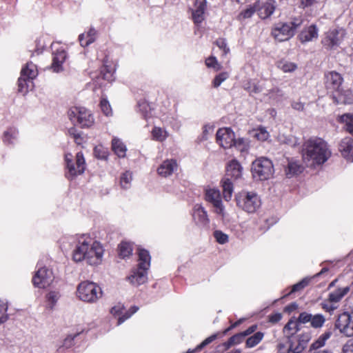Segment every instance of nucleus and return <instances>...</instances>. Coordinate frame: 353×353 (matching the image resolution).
Segmentation results:
<instances>
[{
	"mask_svg": "<svg viewBox=\"0 0 353 353\" xmlns=\"http://www.w3.org/2000/svg\"><path fill=\"white\" fill-rule=\"evenodd\" d=\"M335 327L346 336H353V314L343 312L339 315Z\"/></svg>",
	"mask_w": 353,
	"mask_h": 353,
	"instance_id": "9b49d317",
	"label": "nucleus"
},
{
	"mask_svg": "<svg viewBox=\"0 0 353 353\" xmlns=\"http://www.w3.org/2000/svg\"><path fill=\"white\" fill-rule=\"evenodd\" d=\"M264 334L261 332H257L252 336L248 337L245 342L246 347L251 348L258 345L263 339Z\"/></svg>",
	"mask_w": 353,
	"mask_h": 353,
	"instance_id": "f704fd0d",
	"label": "nucleus"
},
{
	"mask_svg": "<svg viewBox=\"0 0 353 353\" xmlns=\"http://www.w3.org/2000/svg\"><path fill=\"white\" fill-rule=\"evenodd\" d=\"M124 306L123 305L118 304L117 305L112 307L110 312L113 315H119L122 314Z\"/></svg>",
	"mask_w": 353,
	"mask_h": 353,
	"instance_id": "69168bd1",
	"label": "nucleus"
},
{
	"mask_svg": "<svg viewBox=\"0 0 353 353\" xmlns=\"http://www.w3.org/2000/svg\"><path fill=\"white\" fill-rule=\"evenodd\" d=\"M139 310V307L137 306H132L130 308V310L125 312L124 314H123L121 316H120L118 319V325H121L123 323L125 320L129 319L132 314L136 313Z\"/></svg>",
	"mask_w": 353,
	"mask_h": 353,
	"instance_id": "de8ad7c7",
	"label": "nucleus"
},
{
	"mask_svg": "<svg viewBox=\"0 0 353 353\" xmlns=\"http://www.w3.org/2000/svg\"><path fill=\"white\" fill-rule=\"evenodd\" d=\"M338 121L345 124V130L353 134V114H344L339 117Z\"/></svg>",
	"mask_w": 353,
	"mask_h": 353,
	"instance_id": "72a5a7b5",
	"label": "nucleus"
},
{
	"mask_svg": "<svg viewBox=\"0 0 353 353\" xmlns=\"http://www.w3.org/2000/svg\"><path fill=\"white\" fill-rule=\"evenodd\" d=\"M214 237L220 244H224L228 241V236L221 230H215Z\"/></svg>",
	"mask_w": 353,
	"mask_h": 353,
	"instance_id": "864d4df0",
	"label": "nucleus"
},
{
	"mask_svg": "<svg viewBox=\"0 0 353 353\" xmlns=\"http://www.w3.org/2000/svg\"><path fill=\"white\" fill-rule=\"evenodd\" d=\"M90 241L91 239H86L84 237H81V239L79 240L73 250L72 257L74 261L81 262L85 261Z\"/></svg>",
	"mask_w": 353,
	"mask_h": 353,
	"instance_id": "a211bd4d",
	"label": "nucleus"
},
{
	"mask_svg": "<svg viewBox=\"0 0 353 353\" xmlns=\"http://www.w3.org/2000/svg\"><path fill=\"white\" fill-rule=\"evenodd\" d=\"M342 353H353V339H349L343 346Z\"/></svg>",
	"mask_w": 353,
	"mask_h": 353,
	"instance_id": "680f3d73",
	"label": "nucleus"
},
{
	"mask_svg": "<svg viewBox=\"0 0 353 353\" xmlns=\"http://www.w3.org/2000/svg\"><path fill=\"white\" fill-rule=\"evenodd\" d=\"M77 296L83 301L94 303L102 296L101 288L95 283L83 281L78 285Z\"/></svg>",
	"mask_w": 353,
	"mask_h": 353,
	"instance_id": "423d86ee",
	"label": "nucleus"
},
{
	"mask_svg": "<svg viewBox=\"0 0 353 353\" xmlns=\"http://www.w3.org/2000/svg\"><path fill=\"white\" fill-rule=\"evenodd\" d=\"M301 153L304 163L312 168L323 165L332 155L327 142L318 137L305 141L302 145Z\"/></svg>",
	"mask_w": 353,
	"mask_h": 353,
	"instance_id": "f257e3e1",
	"label": "nucleus"
},
{
	"mask_svg": "<svg viewBox=\"0 0 353 353\" xmlns=\"http://www.w3.org/2000/svg\"><path fill=\"white\" fill-rule=\"evenodd\" d=\"M95 34H96L95 30L94 28H90V30L88 31V32L87 34H85L86 38L88 39L86 40V44H91L92 43H93L94 41Z\"/></svg>",
	"mask_w": 353,
	"mask_h": 353,
	"instance_id": "e2e57ef3",
	"label": "nucleus"
},
{
	"mask_svg": "<svg viewBox=\"0 0 353 353\" xmlns=\"http://www.w3.org/2000/svg\"><path fill=\"white\" fill-rule=\"evenodd\" d=\"M68 117L73 124L79 125L81 128H89L94 122L90 111L84 107H72L68 112Z\"/></svg>",
	"mask_w": 353,
	"mask_h": 353,
	"instance_id": "0eeeda50",
	"label": "nucleus"
},
{
	"mask_svg": "<svg viewBox=\"0 0 353 353\" xmlns=\"http://www.w3.org/2000/svg\"><path fill=\"white\" fill-rule=\"evenodd\" d=\"M85 261L91 265H96L101 263L103 254V249L97 241L90 242Z\"/></svg>",
	"mask_w": 353,
	"mask_h": 353,
	"instance_id": "f8f14e48",
	"label": "nucleus"
},
{
	"mask_svg": "<svg viewBox=\"0 0 353 353\" xmlns=\"http://www.w3.org/2000/svg\"><path fill=\"white\" fill-rule=\"evenodd\" d=\"M205 64L208 68H212L216 71H219L221 70V66L218 63L217 59L215 57H210L205 60Z\"/></svg>",
	"mask_w": 353,
	"mask_h": 353,
	"instance_id": "603ef678",
	"label": "nucleus"
},
{
	"mask_svg": "<svg viewBox=\"0 0 353 353\" xmlns=\"http://www.w3.org/2000/svg\"><path fill=\"white\" fill-rule=\"evenodd\" d=\"M217 338V334H214L211 335L210 336L205 339L201 344L197 345V347L194 350V352H199L202 348L208 345V344L211 343L212 341H214Z\"/></svg>",
	"mask_w": 353,
	"mask_h": 353,
	"instance_id": "6e6d98bb",
	"label": "nucleus"
},
{
	"mask_svg": "<svg viewBox=\"0 0 353 353\" xmlns=\"http://www.w3.org/2000/svg\"><path fill=\"white\" fill-rule=\"evenodd\" d=\"M279 67L285 72H292L296 68L294 63L290 62H281Z\"/></svg>",
	"mask_w": 353,
	"mask_h": 353,
	"instance_id": "4d7b16f0",
	"label": "nucleus"
},
{
	"mask_svg": "<svg viewBox=\"0 0 353 353\" xmlns=\"http://www.w3.org/2000/svg\"><path fill=\"white\" fill-rule=\"evenodd\" d=\"M239 208L248 213H254L261 206V202L257 194L253 192H241L236 196Z\"/></svg>",
	"mask_w": 353,
	"mask_h": 353,
	"instance_id": "6e6552de",
	"label": "nucleus"
},
{
	"mask_svg": "<svg viewBox=\"0 0 353 353\" xmlns=\"http://www.w3.org/2000/svg\"><path fill=\"white\" fill-rule=\"evenodd\" d=\"M216 139L221 147L225 149L230 148L235 140L234 133L230 128H220L216 132Z\"/></svg>",
	"mask_w": 353,
	"mask_h": 353,
	"instance_id": "dca6fc26",
	"label": "nucleus"
},
{
	"mask_svg": "<svg viewBox=\"0 0 353 353\" xmlns=\"http://www.w3.org/2000/svg\"><path fill=\"white\" fill-rule=\"evenodd\" d=\"M344 30L343 29L330 30L326 34L322 43L324 46L328 48H332L340 44L343 39Z\"/></svg>",
	"mask_w": 353,
	"mask_h": 353,
	"instance_id": "f3484780",
	"label": "nucleus"
},
{
	"mask_svg": "<svg viewBox=\"0 0 353 353\" xmlns=\"http://www.w3.org/2000/svg\"><path fill=\"white\" fill-rule=\"evenodd\" d=\"M319 30L316 25H311L308 28L303 30L299 34V39L301 43L312 41L318 38Z\"/></svg>",
	"mask_w": 353,
	"mask_h": 353,
	"instance_id": "b1692460",
	"label": "nucleus"
},
{
	"mask_svg": "<svg viewBox=\"0 0 353 353\" xmlns=\"http://www.w3.org/2000/svg\"><path fill=\"white\" fill-rule=\"evenodd\" d=\"M312 316V314H309L305 312H303L299 314L296 321H297V322H299V325L300 323L305 324V323H310Z\"/></svg>",
	"mask_w": 353,
	"mask_h": 353,
	"instance_id": "13d9d810",
	"label": "nucleus"
},
{
	"mask_svg": "<svg viewBox=\"0 0 353 353\" xmlns=\"http://www.w3.org/2000/svg\"><path fill=\"white\" fill-rule=\"evenodd\" d=\"M193 217L199 223L206 225L209 222L207 212L199 204H196L194 207Z\"/></svg>",
	"mask_w": 353,
	"mask_h": 353,
	"instance_id": "bb28decb",
	"label": "nucleus"
},
{
	"mask_svg": "<svg viewBox=\"0 0 353 353\" xmlns=\"http://www.w3.org/2000/svg\"><path fill=\"white\" fill-rule=\"evenodd\" d=\"M54 279L52 272L46 268H39L32 278L33 285L39 288H45L50 285Z\"/></svg>",
	"mask_w": 353,
	"mask_h": 353,
	"instance_id": "ddd939ff",
	"label": "nucleus"
},
{
	"mask_svg": "<svg viewBox=\"0 0 353 353\" xmlns=\"http://www.w3.org/2000/svg\"><path fill=\"white\" fill-rule=\"evenodd\" d=\"M282 319V314L281 313H276L270 316V321L273 323L279 322Z\"/></svg>",
	"mask_w": 353,
	"mask_h": 353,
	"instance_id": "774afa93",
	"label": "nucleus"
},
{
	"mask_svg": "<svg viewBox=\"0 0 353 353\" xmlns=\"http://www.w3.org/2000/svg\"><path fill=\"white\" fill-rule=\"evenodd\" d=\"M321 305L323 309L329 312H332L337 308V306L334 303L330 302L327 303L324 301L321 303Z\"/></svg>",
	"mask_w": 353,
	"mask_h": 353,
	"instance_id": "0e129e2a",
	"label": "nucleus"
},
{
	"mask_svg": "<svg viewBox=\"0 0 353 353\" xmlns=\"http://www.w3.org/2000/svg\"><path fill=\"white\" fill-rule=\"evenodd\" d=\"M311 339L310 332L302 333L290 339L288 353H301L305 348Z\"/></svg>",
	"mask_w": 353,
	"mask_h": 353,
	"instance_id": "2eb2a0df",
	"label": "nucleus"
},
{
	"mask_svg": "<svg viewBox=\"0 0 353 353\" xmlns=\"http://www.w3.org/2000/svg\"><path fill=\"white\" fill-rule=\"evenodd\" d=\"M303 23V18L297 17L290 22L276 23L272 29V35L279 42L287 41L295 34Z\"/></svg>",
	"mask_w": 353,
	"mask_h": 353,
	"instance_id": "7ed1b4c3",
	"label": "nucleus"
},
{
	"mask_svg": "<svg viewBox=\"0 0 353 353\" xmlns=\"http://www.w3.org/2000/svg\"><path fill=\"white\" fill-rule=\"evenodd\" d=\"M205 200L214 208V212L223 217L225 209L222 203L221 192L217 189H208L205 191Z\"/></svg>",
	"mask_w": 353,
	"mask_h": 353,
	"instance_id": "4468645a",
	"label": "nucleus"
},
{
	"mask_svg": "<svg viewBox=\"0 0 353 353\" xmlns=\"http://www.w3.org/2000/svg\"><path fill=\"white\" fill-rule=\"evenodd\" d=\"M65 162L67 169L65 176L70 180H72L77 176L82 174L85 171V162L81 152L77 153L75 159H74L72 154H65Z\"/></svg>",
	"mask_w": 353,
	"mask_h": 353,
	"instance_id": "20e7f679",
	"label": "nucleus"
},
{
	"mask_svg": "<svg viewBox=\"0 0 353 353\" xmlns=\"http://www.w3.org/2000/svg\"><path fill=\"white\" fill-rule=\"evenodd\" d=\"M325 322V318L323 314H317L312 315L310 325L314 328L321 327Z\"/></svg>",
	"mask_w": 353,
	"mask_h": 353,
	"instance_id": "a19ab883",
	"label": "nucleus"
},
{
	"mask_svg": "<svg viewBox=\"0 0 353 353\" xmlns=\"http://www.w3.org/2000/svg\"><path fill=\"white\" fill-rule=\"evenodd\" d=\"M228 77H229V74L226 72L219 73L214 77V79L212 81L213 87L218 88Z\"/></svg>",
	"mask_w": 353,
	"mask_h": 353,
	"instance_id": "09e8293b",
	"label": "nucleus"
},
{
	"mask_svg": "<svg viewBox=\"0 0 353 353\" xmlns=\"http://www.w3.org/2000/svg\"><path fill=\"white\" fill-rule=\"evenodd\" d=\"M279 140L281 143L288 145L291 147H295L299 144V139L292 135L281 136Z\"/></svg>",
	"mask_w": 353,
	"mask_h": 353,
	"instance_id": "c03bdc74",
	"label": "nucleus"
},
{
	"mask_svg": "<svg viewBox=\"0 0 353 353\" xmlns=\"http://www.w3.org/2000/svg\"><path fill=\"white\" fill-rule=\"evenodd\" d=\"M100 107L101 111L105 116L112 115V108L108 101L106 99H101L100 101Z\"/></svg>",
	"mask_w": 353,
	"mask_h": 353,
	"instance_id": "8fccbe9b",
	"label": "nucleus"
},
{
	"mask_svg": "<svg viewBox=\"0 0 353 353\" xmlns=\"http://www.w3.org/2000/svg\"><path fill=\"white\" fill-rule=\"evenodd\" d=\"M66 52L63 49H57L53 52V59L52 69L55 72H59L63 70L62 64L66 59Z\"/></svg>",
	"mask_w": 353,
	"mask_h": 353,
	"instance_id": "5701e85b",
	"label": "nucleus"
},
{
	"mask_svg": "<svg viewBox=\"0 0 353 353\" xmlns=\"http://www.w3.org/2000/svg\"><path fill=\"white\" fill-rule=\"evenodd\" d=\"M178 165L174 159L164 161L157 168L158 174L163 177H167L172 174L177 170Z\"/></svg>",
	"mask_w": 353,
	"mask_h": 353,
	"instance_id": "412c9836",
	"label": "nucleus"
},
{
	"mask_svg": "<svg viewBox=\"0 0 353 353\" xmlns=\"http://www.w3.org/2000/svg\"><path fill=\"white\" fill-rule=\"evenodd\" d=\"M257 6L254 3L252 6H250V8L241 11L238 15V19L243 20L250 18L256 12Z\"/></svg>",
	"mask_w": 353,
	"mask_h": 353,
	"instance_id": "37998d69",
	"label": "nucleus"
},
{
	"mask_svg": "<svg viewBox=\"0 0 353 353\" xmlns=\"http://www.w3.org/2000/svg\"><path fill=\"white\" fill-rule=\"evenodd\" d=\"M79 334H74V336H67L64 341H63V346L66 348L70 347L73 345V341L74 338L78 335Z\"/></svg>",
	"mask_w": 353,
	"mask_h": 353,
	"instance_id": "338daca9",
	"label": "nucleus"
},
{
	"mask_svg": "<svg viewBox=\"0 0 353 353\" xmlns=\"http://www.w3.org/2000/svg\"><path fill=\"white\" fill-rule=\"evenodd\" d=\"M18 136V130L15 128H8L3 134V141L5 144H14Z\"/></svg>",
	"mask_w": 353,
	"mask_h": 353,
	"instance_id": "2f4dec72",
	"label": "nucleus"
},
{
	"mask_svg": "<svg viewBox=\"0 0 353 353\" xmlns=\"http://www.w3.org/2000/svg\"><path fill=\"white\" fill-rule=\"evenodd\" d=\"M349 291V286L343 288H338L334 292L330 293L327 301L336 305V303L339 302L348 293Z\"/></svg>",
	"mask_w": 353,
	"mask_h": 353,
	"instance_id": "c85d7f7f",
	"label": "nucleus"
},
{
	"mask_svg": "<svg viewBox=\"0 0 353 353\" xmlns=\"http://www.w3.org/2000/svg\"><path fill=\"white\" fill-rule=\"evenodd\" d=\"M195 8L192 10V19L196 24L201 23L204 20V13L206 8L205 0H196Z\"/></svg>",
	"mask_w": 353,
	"mask_h": 353,
	"instance_id": "4be33fe9",
	"label": "nucleus"
},
{
	"mask_svg": "<svg viewBox=\"0 0 353 353\" xmlns=\"http://www.w3.org/2000/svg\"><path fill=\"white\" fill-rule=\"evenodd\" d=\"M249 141L247 139L239 138L235 139L233 146H234L240 152H247L250 148Z\"/></svg>",
	"mask_w": 353,
	"mask_h": 353,
	"instance_id": "e433bc0d",
	"label": "nucleus"
},
{
	"mask_svg": "<svg viewBox=\"0 0 353 353\" xmlns=\"http://www.w3.org/2000/svg\"><path fill=\"white\" fill-rule=\"evenodd\" d=\"M38 75L35 64L28 62L21 69V76L18 79V91L25 95L29 90L33 88L32 80Z\"/></svg>",
	"mask_w": 353,
	"mask_h": 353,
	"instance_id": "39448f33",
	"label": "nucleus"
},
{
	"mask_svg": "<svg viewBox=\"0 0 353 353\" xmlns=\"http://www.w3.org/2000/svg\"><path fill=\"white\" fill-rule=\"evenodd\" d=\"M332 332L330 331L325 332V333L321 334L314 343L311 344L309 349V352H322L321 351H318V350L325 345V341L330 338Z\"/></svg>",
	"mask_w": 353,
	"mask_h": 353,
	"instance_id": "a878e982",
	"label": "nucleus"
},
{
	"mask_svg": "<svg viewBox=\"0 0 353 353\" xmlns=\"http://www.w3.org/2000/svg\"><path fill=\"white\" fill-rule=\"evenodd\" d=\"M274 172L272 162L265 157L256 159L252 164L253 178L258 181L268 179Z\"/></svg>",
	"mask_w": 353,
	"mask_h": 353,
	"instance_id": "9d476101",
	"label": "nucleus"
},
{
	"mask_svg": "<svg viewBox=\"0 0 353 353\" xmlns=\"http://www.w3.org/2000/svg\"><path fill=\"white\" fill-rule=\"evenodd\" d=\"M94 156L102 160H105L108 157V151L102 146H97L94 149Z\"/></svg>",
	"mask_w": 353,
	"mask_h": 353,
	"instance_id": "3c124183",
	"label": "nucleus"
},
{
	"mask_svg": "<svg viewBox=\"0 0 353 353\" xmlns=\"http://www.w3.org/2000/svg\"><path fill=\"white\" fill-rule=\"evenodd\" d=\"M325 85L326 89L331 92H336L337 96H334V98L337 99V103H352V100H346L342 94L341 84L343 82V78L341 75L336 72H329L325 74Z\"/></svg>",
	"mask_w": 353,
	"mask_h": 353,
	"instance_id": "1a4fd4ad",
	"label": "nucleus"
},
{
	"mask_svg": "<svg viewBox=\"0 0 353 353\" xmlns=\"http://www.w3.org/2000/svg\"><path fill=\"white\" fill-rule=\"evenodd\" d=\"M253 136L259 141H265L269 137V133L265 128L261 127L254 130Z\"/></svg>",
	"mask_w": 353,
	"mask_h": 353,
	"instance_id": "49530a36",
	"label": "nucleus"
},
{
	"mask_svg": "<svg viewBox=\"0 0 353 353\" xmlns=\"http://www.w3.org/2000/svg\"><path fill=\"white\" fill-rule=\"evenodd\" d=\"M311 279H312V278H310V277H305V278L303 279L301 281H299L297 283L292 285L291 291L288 294L285 295L284 296H286L288 295H290L292 293L299 292V291L303 290L304 288H305L306 286H307L309 285Z\"/></svg>",
	"mask_w": 353,
	"mask_h": 353,
	"instance_id": "58836bf2",
	"label": "nucleus"
},
{
	"mask_svg": "<svg viewBox=\"0 0 353 353\" xmlns=\"http://www.w3.org/2000/svg\"><path fill=\"white\" fill-rule=\"evenodd\" d=\"M132 179V172L126 171L123 173L120 178V184L123 189H128L130 187Z\"/></svg>",
	"mask_w": 353,
	"mask_h": 353,
	"instance_id": "ea45409f",
	"label": "nucleus"
},
{
	"mask_svg": "<svg viewBox=\"0 0 353 353\" xmlns=\"http://www.w3.org/2000/svg\"><path fill=\"white\" fill-rule=\"evenodd\" d=\"M303 170V167L297 161H290L288 162L287 168L285 169V174L288 178H291L301 173Z\"/></svg>",
	"mask_w": 353,
	"mask_h": 353,
	"instance_id": "c756f323",
	"label": "nucleus"
},
{
	"mask_svg": "<svg viewBox=\"0 0 353 353\" xmlns=\"http://www.w3.org/2000/svg\"><path fill=\"white\" fill-rule=\"evenodd\" d=\"M256 11L260 18L265 19L270 17L275 10V1L274 0H267L265 2L261 3L256 1Z\"/></svg>",
	"mask_w": 353,
	"mask_h": 353,
	"instance_id": "6ab92c4d",
	"label": "nucleus"
},
{
	"mask_svg": "<svg viewBox=\"0 0 353 353\" xmlns=\"http://www.w3.org/2000/svg\"><path fill=\"white\" fill-rule=\"evenodd\" d=\"M152 135L154 140L158 141H163L167 138L168 133L162 128L155 127L152 131Z\"/></svg>",
	"mask_w": 353,
	"mask_h": 353,
	"instance_id": "79ce46f5",
	"label": "nucleus"
},
{
	"mask_svg": "<svg viewBox=\"0 0 353 353\" xmlns=\"http://www.w3.org/2000/svg\"><path fill=\"white\" fill-rule=\"evenodd\" d=\"M68 134L74 139V141L78 145H80L82 143L83 138L81 137V134L77 132L76 128H70L68 130Z\"/></svg>",
	"mask_w": 353,
	"mask_h": 353,
	"instance_id": "5fc2aeb1",
	"label": "nucleus"
},
{
	"mask_svg": "<svg viewBox=\"0 0 353 353\" xmlns=\"http://www.w3.org/2000/svg\"><path fill=\"white\" fill-rule=\"evenodd\" d=\"M216 45L223 50L224 54H227L230 52V48L227 46V43L224 39H219L215 42Z\"/></svg>",
	"mask_w": 353,
	"mask_h": 353,
	"instance_id": "052dcab7",
	"label": "nucleus"
},
{
	"mask_svg": "<svg viewBox=\"0 0 353 353\" xmlns=\"http://www.w3.org/2000/svg\"><path fill=\"white\" fill-rule=\"evenodd\" d=\"M132 252V248L130 243L126 242H122L119 245V255L121 258L125 259L131 255Z\"/></svg>",
	"mask_w": 353,
	"mask_h": 353,
	"instance_id": "c9c22d12",
	"label": "nucleus"
},
{
	"mask_svg": "<svg viewBox=\"0 0 353 353\" xmlns=\"http://www.w3.org/2000/svg\"><path fill=\"white\" fill-rule=\"evenodd\" d=\"M299 330V322L294 320H290L283 328V332L288 336L289 340L294 337V334Z\"/></svg>",
	"mask_w": 353,
	"mask_h": 353,
	"instance_id": "7c9ffc66",
	"label": "nucleus"
},
{
	"mask_svg": "<svg viewBox=\"0 0 353 353\" xmlns=\"http://www.w3.org/2000/svg\"><path fill=\"white\" fill-rule=\"evenodd\" d=\"M60 295L57 292H50L47 294L48 307L52 309L57 301L59 300Z\"/></svg>",
	"mask_w": 353,
	"mask_h": 353,
	"instance_id": "a18cd8bd",
	"label": "nucleus"
},
{
	"mask_svg": "<svg viewBox=\"0 0 353 353\" xmlns=\"http://www.w3.org/2000/svg\"><path fill=\"white\" fill-rule=\"evenodd\" d=\"M112 148L119 157L123 158L125 156L126 147L120 139L114 138L112 141Z\"/></svg>",
	"mask_w": 353,
	"mask_h": 353,
	"instance_id": "473e14b6",
	"label": "nucleus"
},
{
	"mask_svg": "<svg viewBox=\"0 0 353 353\" xmlns=\"http://www.w3.org/2000/svg\"><path fill=\"white\" fill-rule=\"evenodd\" d=\"M339 150L345 159L349 161H353V139L345 137L342 139Z\"/></svg>",
	"mask_w": 353,
	"mask_h": 353,
	"instance_id": "aec40b11",
	"label": "nucleus"
},
{
	"mask_svg": "<svg viewBox=\"0 0 353 353\" xmlns=\"http://www.w3.org/2000/svg\"><path fill=\"white\" fill-rule=\"evenodd\" d=\"M139 263L137 269L132 271L128 279L134 285H140L148 280V270L150 266V256L146 250L138 249Z\"/></svg>",
	"mask_w": 353,
	"mask_h": 353,
	"instance_id": "f03ea898",
	"label": "nucleus"
},
{
	"mask_svg": "<svg viewBox=\"0 0 353 353\" xmlns=\"http://www.w3.org/2000/svg\"><path fill=\"white\" fill-rule=\"evenodd\" d=\"M242 167L239 161L236 159L230 161L226 168V176L231 177L234 179L240 178L242 175Z\"/></svg>",
	"mask_w": 353,
	"mask_h": 353,
	"instance_id": "393cba45",
	"label": "nucleus"
},
{
	"mask_svg": "<svg viewBox=\"0 0 353 353\" xmlns=\"http://www.w3.org/2000/svg\"><path fill=\"white\" fill-rule=\"evenodd\" d=\"M221 186L223 188V196L226 201L231 199L234 186L231 179L228 177H224L221 181Z\"/></svg>",
	"mask_w": 353,
	"mask_h": 353,
	"instance_id": "cd10ccee",
	"label": "nucleus"
},
{
	"mask_svg": "<svg viewBox=\"0 0 353 353\" xmlns=\"http://www.w3.org/2000/svg\"><path fill=\"white\" fill-rule=\"evenodd\" d=\"M245 337L242 332L238 333L229 339V343L234 345H237L241 343Z\"/></svg>",
	"mask_w": 353,
	"mask_h": 353,
	"instance_id": "bf43d9fd",
	"label": "nucleus"
},
{
	"mask_svg": "<svg viewBox=\"0 0 353 353\" xmlns=\"http://www.w3.org/2000/svg\"><path fill=\"white\" fill-rule=\"evenodd\" d=\"M114 69L108 65H103L100 72L101 78L108 81L114 80Z\"/></svg>",
	"mask_w": 353,
	"mask_h": 353,
	"instance_id": "4c0bfd02",
	"label": "nucleus"
}]
</instances>
